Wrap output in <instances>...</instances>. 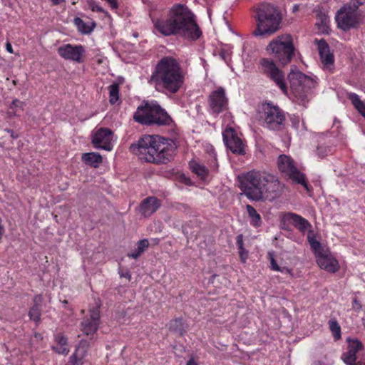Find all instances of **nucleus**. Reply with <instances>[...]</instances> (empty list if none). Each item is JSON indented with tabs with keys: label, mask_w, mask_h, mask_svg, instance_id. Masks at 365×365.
<instances>
[{
	"label": "nucleus",
	"mask_w": 365,
	"mask_h": 365,
	"mask_svg": "<svg viewBox=\"0 0 365 365\" xmlns=\"http://www.w3.org/2000/svg\"><path fill=\"white\" fill-rule=\"evenodd\" d=\"M239 179L240 190L254 201H272L283 193L284 184L277 176L265 171L253 170L242 174Z\"/></svg>",
	"instance_id": "1"
},
{
	"label": "nucleus",
	"mask_w": 365,
	"mask_h": 365,
	"mask_svg": "<svg viewBox=\"0 0 365 365\" xmlns=\"http://www.w3.org/2000/svg\"><path fill=\"white\" fill-rule=\"evenodd\" d=\"M155 28L164 36L181 35L192 40L202 34L193 14L182 4L173 6L168 17L157 20Z\"/></svg>",
	"instance_id": "2"
},
{
	"label": "nucleus",
	"mask_w": 365,
	"mask_h": 365,
	"mask_svg": "<svg viewBox=\"0 0 365 365\" xmlns=\"http://www.w3.org/2000/svg\"><path fill=\"white\" fill-rule=\"evenodd\" d=\"M148 83L158 92L175 94L184 85L185 73L176 59L165 56L156 64Z\"/></svg>",
	"instance_id": "3"
},
{
	"label": "nucleus",
	"mask_w": 365,
	"mask_h": 365,
	"mask_svg": "<svg viewBox=\"0 0 365 365\" xmlns=\"http://www.w3.org/2000/svg\"><path fill=\"white\" fill-rule=\"evenodd\" d=\"M175 144L172 140L158 135H145L136 143L130 146L132 153L139 159L154 164L167 163L175 151Z\"/></svg>",
	"instance_id": "4"
},
{
	"label": "nucleus",
	"mask_w": 365,
	"mask_h": 365,
	"mask_svg": "<svg viewBox=\"0 0 365 365\" xmlns=\"http://www.w3.org/2000/svg\"><path fill=\"white\" fill-rule=\"evenodd\" d=\"M257 27L253 32L255 36H270L277 31L282 16L277 7L271 4H262L257 9Z\"/></svg>",
	"instance_id": "5"
},
{
	"label": "nucleus",
	"mask_w": 365,
	"mask_h": 365,
	"mask_svg": "<svg viewBox=\"0 0 365 365\" xmlns=\"http://www.w3.org/2000/svg\"><path fill=\"white\" fill-rule=\"evenodd\" d=\"M135 122L145 125H168L172 118L160 105L155 103H145L138 106L133 115Z\"/></svg>",
	"instance_id": "6"
},
{
	"label": "nucleus",
	"mask_w": 365,
	"mask_h": 365,
	"mask_svg": "<svg viewBox=\"0 0 365 365\" xmlns=\"http://www.w3.org/2000/svg\"><path fill=\"white\" fill-rule=\"evenodd\" d=\"M275 59L282 66L288 64L294 56L293 38L289 34H283L272 39L267 47Z\"/></svg>",
	"instance_id": "7"
},
{
	"label": "nucleus",
	"mask_w": 365,
	"mask_h": 365,
	"mask_svg": "<svg viewBox=\"0 0 365 365\" xmlns=\"http://www.w3.org/2000/svg\"><path fill=\"white\" fill-rule=\"evenodd\" d=\"M288 78L293 93L302 102H304L307 99L312 90L317 85L314 78L298 70L294 71V69H292L288 75Z\"/></svg>",
	"instance_id": "8"
},
{
	"label": "nucleus",
	"mask_w": 365,
	"mask_h": 365,
	"mask_svg": "<svg viewBox=\"0 0 365 365\" xmlns=\"http://www.w3.org/2000/svg\"><path fill=\"white\" fill-rule=\"evenodd\" d=\"M263 110V119L267 128L273 130H280L284 128L285 115L277 106L267 103L264 105Z\"/></svg>",
	"instance_id": "9"
},
{
	"label": "nucleus",
	"mask_w": 365,
	"mask_h": 365,
	"mask_svg": "<svg viewBox=\"0 0 365 365\" xmlns=\"http://www.w3.org/2000/svg\"><path fill=\"white\" fill-rule=\"evenodd\" d=\"M279 170L296 182L307 187L305 176L296 167L294 160L287 155H280L277 160Z\"/></svg>",
	"instance_id": "10"
},
{
	"label": "nucleus",
	"mask_w": 365,
	"mask_h": 365,
	"mask_svg": "<svg viewBox=\"0 0 365 365\" xmlns=\"http://www.w3.org/2000/svg\"><path fill=\"white\" fill-rule=\"evenodd\" d=\"M259 63L262 72L274 82L276 86H277L284 94H287V85L284 74L276 66L275 63L272 60L262 58Z\"/></svg>",
	"instance_id": "11"
},
{
	"label": "nucleus",
	"mask_w": 365,
	"mask_h": 365,
	"mask_svg": "<svg viewBox=\"0 0 365 365\" xmlns=\"http://www.w3.org/2000/svg\"><path fill=\"white\" fill-rule=\"evenodd\" d=\"M335 19L339 29L349 30L358 24L357 10L352 8L351 4H346L337 11Z\"/></svg>",
	"instance_id": "12"
},
{
	"label": "nucleus",
	"mask_w": 365,
	"mask_h": 365,
	"mask_svg": "<svg viewBox=\"0 0 365 365\" xmlns=\"http://www.w3.org/2000/svg\"><path fill=\"white\" fill-rule=\"evenodd\" d=\"M100 302H96V306L89 310L88 317H85L81 323V330L87 336L93 335L98 330L100 322Z\"/></svg>",
	"instance_id": "13"
},
{
	"label": "nucleus",
	"mask_w": 365,
	"mask_h": 365,
	"mask_svg": "<svg viewBox=\"0 0 365 365\" xmlns=\"http://www.w3.org/2000/svg\"><path fill=\"white\" fill-rule=\"evenodd\" d=\"M208 103L212 114L217 115L227 110L228 98L225 95V89L219 87L212 91L208 97Z\"/></svg>",
	"instance_id": "14"
},
{
	"label": "nucleus",
	"mask_w": 365,
	"mask_h": 365,
	"mask_svg": "<svg viewBox=\"0 0 365 365\" xmlns=\"http://www.w3.org/2000/svg\"><path fill=\"white\" fill-rule=\"evenodd\" d=\"M222 135L226 147L232 153L237 155L245 154V145L233 128H229L225 129L222 133Z\"/></svg>",
	"instance_id": "15"
},
{
	"label": "nucleus",
	"mask_w": 365,
	"mask_h": 365,
	"mask_svg": "<svg viewBox=\"0 0 365 365\" xmlns=\"http://www.w3.org/2000/svg\"><path fill=\"white\" fill-rule=\"evenodd\" d=\"M58 55L66 60L73 61L76 63L83 61V55L85 49L82 45L73 46L68 43L58 48Z\"/></svg>",
	"instance_id": "16"
},
{
	"label": "nucleus",
	"mask_w": 365,
	"mask_h": 365,
	"mask_svg": "<svg viewBox=\"0 0 365 365\" xmlns=\"http://www.w3.org/2000/svg\"><path fill=\"white\" fill-rule=\"evenodd\" d=\"M113 133L106 128H101L93 135L92 143L96 148H101L107 151L113 149Z\"/></svg>",
	"instance_id": "17"
},
{
	"label": "nucleus",
	"mask_w": 365,
	"mask_h": 365,
	"mask_svg": "<svg viewBox=\"0 0 365 365\" xmlns=\"http://www.w3.org/2000/svg\"><path fill=\"white\" fill-rule=\"evenodd\" d=\"M316 259L319 267L329 272L335 273L339 269L338 261L333 257L329 250L320 252L319 255L316 257Z\"/></svg>",
	"instance_id": "18"
},
{
	"label": "nucleus",
	"mask_w": 365,
	"mask_h": 365,
	"mask_svg": "<svg viewBox=\"0 0 365 365\" xmlns=\"http://www.w3.org/2000/svg\"><path fill=\"white\" fill-rule=\"evenodd\" d=\"M348 351L342 354L341 359L346 365H352L356 360V354L363 349L362 343L357 339H346Z\"/></svg>",
	"instance_id": "19"
},
{
	"label": "nucleus",
	"mask_w": 365,
	"mask_h": 365,
	"mask_svg": "<svg viewBox=\"0 0 365 365\" xmlns=\"http://www.w3.org/2000/svg\"><path fill=\"white\" fill-rule=\"evenodd\" d=\"M315 43L318 47L322 63L327 68H329L334 63V56L329 51L328 43L324 39H315Z\"/></svg>",
	"instance_id": "20"
},
{
	"label": "nucleus",
	"mask_w": 365,
	"mask_h": 365,
	"mask_svg": "<svg viewBox=\"0 0 365 365\" xmlns=\"http://www.w3.org/2000/svg\"><path fill=\"white\" fill-rule=\"evenodd\" d=\"M160 201L155 197H148L143 200L140 212L145 217H150L160 207Z\"/></svg>",
	"instance_id": "21"
},
{
	"label": "nucleus",
	"mask_w": 365,
	"mask_h": 365,
	"mask_svg": "<svg viewBox=\"0 0 365 365\" xmlns=\"http://www.w3.org/2000/svg\"><path fill=\"white\" fill-rule=\"evenodd\" d=\"M285 220L302 232H304L312 227V225L307 220L295 213H287L285 215Z\"/></svg>",
	"instance_id": "22"
},
{
	"label": "nucleus",
	"mask_w": 365,
	"mask_h": 365,
	"mask_svg": "<svg viewBox=\"0 0 365 365\" xmlns=\"http://www.w3.org/2000/svg\"><path fill=\"white\" fill-rule=\"evenodd\" d=\"M82 160L87 165L98 168L102 163V157L96 153H83L81 157Z\"/></svg>",
	"instance_id": "23"
},
{
	"label": "nucleus",
	"mask_w": 365,
	"mask_h": 365,
	"mask_svg": "<svg viewBox=\"0 0 365 365\" xmlns=\"http://www.w3.org/2000/svg\"><path fill=\"white\" fill-rule=\"evenodd\" d=\"M74 24L78 30L83 34H90L95 29L96 24L94 21L90 23L84 22L81 18L76 17L73 20Z\"/></svg>",
	"instance_id": "24"
},
{
	"label": "nucleus",
	"mask_w": 365,
	"mask_h": 365,
	"mask_svg": "<svg viewBox=\"0 0 365 365\" xmlns=\"http://www.w3.org/2000/svg\"><path fill=\"white\" fill-rule=\"evenodd\" d=\"M348 98L351 101L355 108L365 118V103L360 100L359 96L354 93L348 95Z\"/></svg>",
	"instance_id": "25"
},
{
	"label": "nucleus",
	"mask_w": 365,
	"mask_h": 365,
	"mask_svg": "<svg viewBox=\"0 0 365 365\" xmlns=\"http://www.w3.org/2000/svg\"><path fill=\"white\" fill-rule=\"evenodd\" d=\"M246 209L248 212V215L251 219V225L255 227H259L262 224V220L259 214L252 205H247L246 206Z\"/></svg>",
	"instance_id": "26"
},
{
	"label": "nucleus",
	"mask_w": 365,
	"mask_h": 365,
	"mask_svg": "<svg viewBox=\"0 0 365 365\" xmlns=\"http://www.w3.org/2000/svg\"><path fill=\"white\" fill-rule=\"evenodd\" d=\"M169 329L180 336H182L185 333L182 320L180 318H177L171 320L169 323Z\"/></svg>",
	"instance_id": "27"
},
{
	"label": "nucleus",
	"mask_w": 365,
	"mask_h": 365,
	"mask_svg": "<svg viewBox=\"0 0 365 365\" xmlns=\"http://www.w3.org/2000/svg\"><path fill=\"white\" fill-rule=\"evenodd\" d=\"M329 22V16L321 10L317 11L316 25L319 27V29L322 31L326 30L328 28Z\"/></svg>",
	"instance_id": "28"
},
{
	"label": "nucleus",
	"mask_w": 365,
	"mask_h": 365,
	"mask_svg": "<svg viewBox=\"0 0 365 365\" xmlns=\"http://www.w3.org/2000/svg\"><path fill=\"white\" fill-rule=\"evenodd\" d=\"M190 166L193 173L204 179L207 176L208 170L207 168L197 162L192 161L190 163Z\"/></svg>",
	"instance_id": "29"
},
{
	"label": "nucleus",
	"mask_w": 365,
	"mask_h": 365,
	"mask_svg": "<svg viewBox=\"0 0 365 365\" xmlns=\"http://www.w3.org/2000/svg\"><path fill=\"white\" fill-rule=\"evenodd\" d=\"M90 346V343L87 340L82 339L80 341L78 346L76 349L75 352L73 354V355H76L77 357L81 359L84 358L86 354V352Z\"/></svg>",
	"instance_id": "30"
},
{
	"label": "nucleus",
	"mask_w": 365,
	"mask_h": 365,
	"mask_svg": "<svg viewBox=\"0 0 365 365\" xmlns=\"http://www.w3.org/2000/svg\"><path fill=\"white\" fill-rule=\"evenodd\" d=\"M148 245L149 242L148 240L143 239L140 240L138 242L137 250L128 254V256L133 259H137L145 251V250L148 247Z\"/></svg>",
	"instance_id": "31"
},
{
	"label": "nucleus",
	"mask_w": 365,
	"mask_h": 365,
	"mask_svg": "<svg viewBox=\"0 0 365 365\" xmlns=\"http://www.w3.org/2000/svg\"><path fill=\"white\" fill-rule=\"evenodd\" d=\"M109 102L115 104L119 99V84L114 83L108 87Z\"/></svg>",
	"instance_id": "32"
},
{
	"label": "nucleus",
	"mask_w": 365,
	"mask_h": 365,
	"mask_svg": "<svg viewBox=\"0 0 365 365\" xmlns=\"http://www.w3.org/2000/svg\"><path fill=\"white\" fill-rule=\"evenodd\" d=\"M236 243H237V245L239 249V254H240V259L242 262H245V261L248 257V252L244 247L243 235H239L237 236Z\"/></svg>",
	"instance_id": "33"
},
{
	"label": "nucleus",
	"mask_w": 365,
	"mask_h": 365,
	"mask_svg": "<svg viewBox=\"0 0 365 365\" xmlns=\"http://www.w3.org/2000/svg\"><path fill=\"white\" fill-rule=\"evenodd\" d=\"M329 329L336 340L341 338V327L336 320H331L329 322Z\"/></svg>",
	"instance_id": "34"
},
{
	"label": "nucleus",
	"mask_w": 365,
	"mask_h": 365,
	"mask_svg": "<svg viewBox=\"0 0 365 365\" xmlns=\"http://www.w3.org/2000/svg\"><path fill=\"white\" fill-rule=\"evenodd\" d=\"M269 259H270V263H271V268L272 270H274V271H277V272H289L290 270L286 267H280L274 257V255L271 252H269Z\"/></svg>",
	"instance_id": "35"
},
{
	"label": "nucleus",
	"mask_w": 365,
	"mask_h": 365,
	"mask_svg": "<svg viewBox=\"0 0 365 365\" xmlns=\"http://www.w3.org/2000/svg\"><path fill=\"white\" fill-rule=\"evenodd\" d=\"M41 314V309L36 306H33L29 312L30 319L36 322L40 321Z\"/></svg>",
	"instance_id": "36"
},
{
	"label": "nucleus",
	"mask_w": 365,
	"mask_h": 365,
	"mask_svg": "<svg viewBox=\"0 0 365 365\" xmlns=\"http://www.w3.org/2000/svg\"><path fill=\"white\" fill-rule=\"evenodd\" d=\"M330 152H331V150L329 147L321 145L317 146L316 153L319 158H324Z\"/></svg>",
	"instance_id": "37"
},
{
	"label": "nucleus",
	"mask_w": 365,
	"mask_h": 365,
	"mask_svg": "<svg viewBox=\"0 0 365 365\" xmlns=\"http://www.w3.org/2000/svg\"><path fill=\"white\" fill-rule=\"evenodd\" d=\"M310 247L312 250L314 252L316 257L319 255L320 252H325L327 250L322 247L321 243L318 240L316 242H312Z\"/></svg>",
	"instance_id": "38"
},
{
	"label": "nucleus",
	"mask_w": 365,
	"mask_h": 365,
	"mask_svg": "<svg viewBox=\"0 0 365 365\" xmlns=\"http://www.w3.org/2000/svg\"><path fill=\"white\" fill-rule=\"evenodd\" d=\"M25 105L26 104L24 102L21 101L19 99H14L12 101L11 104L10 105L9 108L11 110H15V109L19 108V109L23 110L25 107Z\"/></svg>",
	"instance_id": "39"
},
{
	"label": "nucleus",
	"mask_w": 365,
	"mask_h": 365,
	"mask_svg": "<svg viewBox=\"0 0 365 365\" xmlns=\"http://www.w3.org/2000/svg\"><path fill=\"white\" fill-rule=\"evenodd\" d=\"M88 5H89L90 9L93 11H98V12H101V13L108 14V13L101 6L98 5L97 3L93 0L89 1Z\"/></svg>",
	"instance_id": "40"
},
{
	"label": "nucleus",
	"mask_w": 365,
	"mask_h": 365,
	"mask_svg": "<svg viewBox=\"0 0 365 365\" xmlns=\"http://www.w3.org/2000/svg\"><path fill=\"white\" fill-rule=\"evenodd\" d=\"M83 361L81 359L76 356V355L72 354L68 363L66 365H82Z\"/></svg>",
	"instance_id": "41"
},
{
	"label": "nucleus",
	"mask_w": 365,
	"mask_h": 365,
	"mask_svg": "<svg viewBox=\"0 0 365 365\" xmlns=\"http://www.w3.org/2000/svg\"><path fill=\"white\" fill-rule=\"evenodd\" d=\"M53 349L56 351V352L61 354H67L69 352L68 346L65 345L56 344V346H54Z\"/></svg>",
	"instance_id": "42"
},
{
	"label": "nucleus",
	"mask_w": 365,
	"mask_h": 365,
	"mask_svg": "<svg viewBox=\"0 0 365 365\" xmlns=\"http://www.w3.org/2000/svg\"><path fill=\"white\" fill-rule=\"evenodd\" d=\"M55 339L57 344L67 346V339L61 334H57L55 336Z\"/></svg>",
	"instance_id": "43"
},
{
	"label": "nucleus",
	"mask_w": 365,
	"mask_h": 365,
	"mask_svg": "<svg viewBox=\"0 0 365 365\" xmlns=\"http://www.w3.org/2000/svg\"><path fill=\"white\" fill-rule=\"evenodd\" d=\"M349 4L357 10L360 6L365 4V0H351Z\"/></svg>",
	"instance_id": "44"
},
{
	"label": "nucleus",
	"mask_w": 365,
	"mask_h": 365,
	"mask_svg": "<svg viewBox=\"0 0 365 365\" xmlns=\"http://www.w3.org/2000/svg\"><path fill=\"white\" fill-rule=\"evenodd\" d=\"M175 208L178 210L186 212L189 210V206L186 204L178 203L175 206Z\"/></svg>",
	"instance_id": "45"
},
{
	"label": "nucleus",
	"mask_w": 365,
	"mask_h": 365,
	"mask_svg": "<svg viewBox=\"0 0 365 365\" xmlns=\"http://www.w3.org/2000/svg\"><path fill=\"white\" fill-rule=\"evenodd\" d=\"M41 302L42 297L41 295H37L34 298V306H36L40 308Z\"/></svg>",
	"instance_id": "46"
},
{
	"label": "nucleus",
	"mask_w": 365,
	"mask_h": 365,
	"mask_svg": "<svg viewBox=\"0 0 365 365\" xmlns=\"http://www.w3.org/2000/svg\"><path fill=\"white\" fill-rule=\"evenodd\" d=\"M352 307L354 310L359 312L361 309V304L359 303V302L355 298L353 300V305Z\"/></svg>",
	"instance_id": "47"
},
{
	"label": "nucleus",
	"mask_w": 365,
	"mask_h": 365,
	"mask_svg": "<svg viewBox=\"0 0 365 365\" xmlns=\"http://www.w3.org/2000/svg\"><path fill=\"white\" fill-rule=\"evenodd\" d=\"M109 4L112 9H116L118 7L117 0H105Z\"/></svg>",
	"instance_id": "48"
},
{
	"label": "nucleus",
	"mask_w": 365,
	"mask_h": 365,
	"mask_svg": "<svg viewBox=\"0 0 365 365\" xmlns=\"http://www.w3.org/2000/svg\"><path fill=\"white\" fill-rule=\"evenodd\" d=\"M307 240H308V242L309 243V245H312V242H316L317 241L316 240V237H315V235L314 234L312 233V231L310 230L308 236H307Z\"/></svg>",
	"instance_id": "49"
},
{
	"label": "nucleus",
	"mask_w": 365,
	"mask_h": 365,
	"mask_svg": "<svg viewBox=\"0 0 365 365\" xmlns=\"http://www.w3.org/2000/svg\"><path fill=\"white\" fill-rule=\"evenodd\" d=\"M120 277H125L127 278L129 281L131 279V274L130 271H126L125 272L120 273Z\"/></svg>",
	"instance_id": "50"
},
{
	"label": "nucleus",
	"mask_w": 365,
	"mask_h": 365,
	"mask_svg": "<svg viewBox=\"0 0 365 365\" xmlns=\"http://www.w3.org/2000/svg\"><path fill=\"white\" fill-rule=\"evenodd\" d=\"M6 49L9 53H14V50L10 42L6 43Z\"/></svg>",
	"instance_id": "51"
},
{
	"label": "nucleus",
	"mask_w": 365,
	"mask_h": 365,
	"mask_svg": "<svg viewBox=\"0 0 365 365\" xmlns=\"http://www.w3.org/2000/svg\"><path fill=\"white\" fill-rule=\"evenodd\" d=\"M4 232V228L3 225H1V220H0V241L1 240Z\"/></svg>",
	"instance_id": "52"
},
{
	"label": "nucleus",
	"mask_w": 365,
	"mask_h": 365,
	"mask_svg": "<svg viewBox=\"0 0 365 365\" xmlns=\"http://www.w3.org/2000/svg\"><path fill=\"white\" fill-rule=\"evenodd\" d=\"M186 365H198V364L192 358H191L187 361Z\"/></svg>",
	"instance_id": "53"
},
{
	"label": "nucleus",
	"mask_w": 365,
	"mask_h": 365,
	"mask_svg": "<svg viewBox=\"0 0 365 365\" xmlns=\"http://www.w3.org/2000/svg\"><path fill=\"white\" fill-rule=\"evenodd\" d=\"M9 133H10L11 137L12 138H17L18 135L14 134V132L12 130L7 129L6 130Z\"/></svg>",
	"instance_id": "54"
},
{
	"label": "nucleus",
	"mask_w": 365,
	"mask_h": 365,
	"mask_svg": "<svg viewBox=\"0 0 365 365\" xmlns=\"http://www.w3.org/2000/svg\"><path fill=\"white\" fill-rule=\"evenodd\" d=\"M51 1L54 5H58L61 3L65 2V0H51Z\"/></svg>",
	"instance_id": "55"
},
{
	"label": "nucleus",
	"mask_w": 365,
	"mask_h": 365,
	"mask_svg": "<svg viewBox=\"0 0 365 365\" xmlns=\"http://www.w3.org/2000/svg\"><path fill=\"white\" fill-rule=\"evenodd\" d=\"M313 365H325L324 362L321 361H316L313 363Z\"/></svg>",
	"instance_id": "56"
},
{
	"label": "nucleus",
	"mask_w": 365,
	"mask_h": 365,
	"mask_svg": "<svg viewBox=\"0 0 365 365\" xmlns=\"http://www.w3.org/2000/svg\"><path fill=\"white\" fill-rule=\"evenodd\" d=\"M299 10V6L298 5H294V7H293V11L295 12Z\"/></svg>",
	"instance_id": "57"
}]
</instances>
